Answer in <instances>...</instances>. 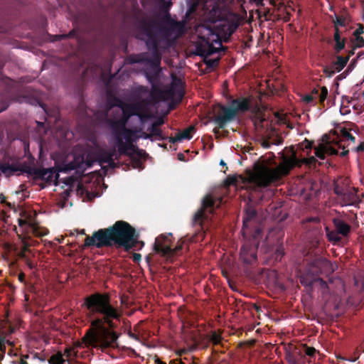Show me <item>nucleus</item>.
Returning a JSON list of instances; mask_svg holds the SVG:
<instances>
[{
  "mask_svg": "<svg viewBox=\"0 0 364 364\" xmlns=\"http://www.w3.org/2000/svg\"><path fill=\"white\" fill-rule=\"evenodd\" d=\"M83 306L87 309V316L90 318L91 327L81 339L87 348H107L114 346L118 335L114 331L119 322L122 313L121 309L111 303L107 293L95 292L84 299Z\"/></svg>",
  "mask_w": 364,
  "mask_h": 364,
  "instance_id": "obj_1",
  "label": "nucleus"
},
{
  "mask_svg": "<svg viewBox=\"0 0 364 364\" xmlns=\"http://www.w3.org/2000/svg\"><path fill=\"white\" fill-rule=\"evenodd\" d=\"M159 26L158 21L154 18L143 17L139 20V28L146 36L145 43L150 54L141 53L129 55L127 58L132 64L143 63L149 65L150 70L146 71L145 75L151 86L157 85L159 73L161 71V49H166L168 44V40L164 36L154 31V28Z\"/></svg>",
  "mask_w": 364,
  "mask_h": 364,
  "instance_id": "obj_2",
  "label": "nucleus"
},
{
  "mask_svg": "<svg viewBox=\"0 0 364 364\" xmlns=\"http://www.w3.org/2000/svg\"><path fill=\"white\" fill-rule=\"evenodd\" d=\"M139 233L129 223L117 220L112 226L95 231L92 236H87L83 247L95 246L123 248L126 252L141 250L144 242L139 240Z\"/></svg>",
  "mask_w": 364,
  "mask_h": 364,
  "instance_id": "obj_3",
  "label": "nucleus"
},
{
  "mask_svg": "<svg viewBox=\"0 0 364 364\" xmlns=\"http://www.w3.org/2000/svg\"><path fill=\"white\" fill-rule=\"evenodd\" d=\"M300 164L295 152L290 156L282 155V161L277 166L273 167L267 164H255L252 179L258 187L266 188L288 175L292 168L300 166Z\"/></svg>",
  "mask_w": 364,
  "mask_h": 364,
  "instance_id": "obj_4",
  "label": "nucleus"
},
{
  "mask_svg": "<svg viewBox=\"0 0 364 364\" xmlns=\"http://www.w3.org/2000/svg\"><path fill=\"white\" fill-rule=\"evenodd\" d=\"M184 95L183 82L175 77L170 86L165 90L161 89L158 85H153L146 101L147 103L156 104L160 101L170 100L168 107L172 109L181 103Z\"/></svg>",
  "mask_w": 364,
  "mask_h": 364,
  "instance_id": "obj_5",
  "label": "nucleus"
},
{
  "mask_svg": "<svg viewBox=\"0 0 364 364\" xmlns=\"http://www.w3.org/2000/svg\"><path fill=\"white\" fill-rule=\"evenodd\" d=\"M330 262L322 257L313 258L306 265L300 275V282L303 286L311 287L315 282H319L323 288L327 287V283L320 277V275L329 269Z\"/></svg>",
  "mask_w": 364,
  "mask_h": 364,
  "instance_id": "obj_6",
  "label": "nucleus"
},
{
  "mask_svg": "<svg viewBox=\"0 0 364 364\" xmlns=\"http://www.w3.org/2000/svg\"><path fill=\"white\" fill-rule=\"evenodd\" d=\"M172 234L170 233L168 235H161L157 237L155 240L154 245V250L155 252L160 254L161 256L170 259L177 255L178 252L182 250L185 240L181 238L177 242L176 246L174 248L171 247V240L169 238Z\"/></svg>",
  "mask_w": 364,
  "mask_h": 364,
  "instance_id": "obj_7",
  "label": "nucleus"
},
{
  "mask_svg": "<svg viewBox=\"0 0 364 364\" xmlns=\"http://www.w3.org/2000/svg\"><path fill=\"white\" fill-rule=\"evenodd\" d=\"M220 202L219 198H214L211 195L205 196L202 200L201 207L194 214L193 225L203 228V222L208 218L207 213L213 214L215 209L220 206Z\"/></svg>",
  "mask_w": 364,
  "mask_h": 364,
  "instance_id": "obj_8",
  "label": "nucleus"
},
{
  "mask_svg": "<svg viewBox=\"0 0 364 364\" xmlns=\"http://www.w3.org/2000/svg\"><path fill=\"white\" fill-rule=\"evenodd\" d=\"M134 135L135 132L131 129L129 134L126 133L122 137L117 139L116 146L120 155L131 156L132 154H136V155L141 156L142 154H145L144 150L139 149L134 144L136 142V139L134 138Z\"/></svg>",
  "mask_w": 364,
  "mask_h": 364,
  "instance_id": "obj_9",
  "label": "nucleus"
},
{
  "mask_svg": "<svg viewBox=\"0 0 364 364\" xmlns=\"http://www.w3.org/2000/svg\"><path fill=\"white\" fill-rule=\"evenodd\" d=\"M18 237L21 242V246L17 255L20 259H22L25 262L29 269H33L36 267L37 263L33 260V258L35 257V253L30 248L31 246V241L32 240L31 236L18 235Z\"/></svg>",
  "mask_w": 364,
  "mask_h": 364,
  "instance_id": "obj_10",
  "label": "nucleus"
},
{
  "mask_svg": "<svg viewBox=\"0 0 364 364\" xmlns=\"http://www.w3.org/2000/svg\"><path fill=\"white\" fill-rule=\"evenodd\" d=\"M31 166L26 162L21 163L18 161L13 160L11 163L9 161H4L0 164L1 173L6 177H10L14 175L19 176L22 173H27Z\"/></svg>",
  "mask_w": 364,
  "mask_h": 364,
  "instance_id": "obj_11",
  "label": "nucleus"
},
{
  "mask_svg": "<svg viewBox=\"0 0 364 364\" xmlns=\"http://www.w3.org/2000/svg\"><path fill=\"white\" fill-rule=\"evenodd\" d=\"M27 171V174L33 176L35 179H40L49 184L55 182L59 177L58 173L53 168H44L31 166Z\"/></svg>",
  "mask_w": 364,
  "mask_h": 364,
  "instance_id": "obj_12",
  "label": "nucleus"
},
{
  "mask_svg": "<svg viewBox=\"0 0 364 364\" xmlns=\"http://www.w3.org/2000/svg\"><path fill=\"white\" fill-rule=\"evenodd\" d=\"M207 31L206 48L208 57L218 53L220 49H224V48L222 46V41L219 32L212 28H208Z\"/></svg>",
  "mask_w": 364,
  "mask_h": 364,
  "instance_id": "obj_13",
  "label": "nucleus"
},
{
  "mask_svg": "<svg viewBox=\"0 0 364 364\" xmlns=\"http://www.w3.org/2000/svg\"><path fill=\"white\" fill-rule=\"evenodd\" d=\"M236 117L234 109L230 107L220 105L218 114L214 117L213 122L219 129H224L228 122L233 121Z\"/></svg>",
  "mask_w": 364,
  "mask_h": 364,
  "instance_id": "obj_14",
  "label": "nucleus"
},
{
  "mask_svg": "<svg viewBox=\"0 0 364 364\" xmlns=\"http://www.w3.org/2000/svg\"><path fill=\"white\" fill-rule=\"evenodd\" d=\"M336 60L331 65H322L326 77H331L335 73L341 71L349 60V56L336 55Z\"/></svg>",
  "mask_w": 364,
  "mask_h": 364,
  "instance_id": "obj_15",
  "label": "nucleus"
},
{
  "mask_svg": "<svg viewBox=\"0 0 364 364\" xmlns=\"http://www.w3.org/2000/svg\"><path fill=\"white\" fill-rule=\"evenodd\" d=\"M106 122L112 132L115 142L117 141L118 138L122 137L126 133L129 134L131 132V129L127 128L126 124L119 119H114L107 118Z\"/></svg>",
  "mask_w": 364,
  "mask_h": 364,
  "instance_id": "obj_16",
  "label": "nucleus"
},
{
  "mask_svg": "<svg viewBox=\"0 0 364 364\" xmlns=\"http://www.w3.org/2000/svg\"><path fill=\"white\" fill-rule=\"evenodd\" d=\"M139 109V106L138 105L127 104L125 107H122V109L114 110L112 112L117 116H119L122 112V116L119 119L127 125L132 116L138 114Z\"/></svg>",
  "mask_w": 364,
  "mask_h": 364,
  "instance_id": "obj_17",
  "label": "nucleus"
},
{
  "mask_svg": "<svg viewBox=\"0 0 364 364\" xmlns=\"http://www.w3.org/2000/svg\"><path fill=\"white\" fill-rule=\"evenodd\" d=\"M358 189L353 187H348L340 199L343 205H352L358 202L357 194Z\"/></svg>",
  "mask_w": 364,
  "mask_h": 364,
  "instance_id": "obj_18",
  "label": "nucleus"
},
{
  "mask_svg": "<svg viewBox=\"0 0 364 364\" xmlns=\"http://www.w3.org/2000/svg\"><path fill=\"white\" fill-rule=\"evenodd\" d=\"M230 107L235 110L237 116L239 112H245L250 109V101L246 97L234 99L231 101Z\"/></svg>",
  "mask_w": 364,
  "mask_h": 364,
  "instance_id": "obj_19",
  "label": "nucleus"
},
{
  "mask_svg": "<svg viewBox=\"0 0 364 364\" xmlns=\"http://www.w3.org/2000/svg\"><path fill=\"white\" fill-rule=\"evenodd\" d=\"M240 259L244 263L252 264L257 259V252L251 247L242 246L240 250Z\"/></svg>",
  "mask_w": 364,
  "mask_h": 364,
  "instance_id": "obj_20",
  "label": "nucleus"
},
{
  "mask_svg": "<svg viewBox=\"0 0 364 364\" xmlns=\"http://www.w3.org/2000/svg\"><path fill=\"white\" fill-rule=\"evenodd\" d=\"M335 230L341 236L347 237L351 232V226L343 218H335L333 219Z\"/></svg>",
  "mask_w": 364,
  "mask_h": 364,
  "instance_id": "obj_21",
  "label": "nucleus"
},
{
  "mask_svg": "<svg viewBox=\"0 0 364 364\" xmlns=\"http://www.w3.org/2000/svg\"><path fill=\"white\" fill-rule=\"evenodd\" d=\"M18 224L20 228H23V232L25 235L33 234L36 236H41L42 234L39 232L38 228L31 221L24 219H18Z\"/></svg>",
  "mask_w": 364,
  "mask_h": 364,
  "instance_id": "obj_22",
  "label": "nucleus"
},
{
  "mask_svg": "<svg viewBox=\"0 0 364 364\" xmlns=\"http://www.w3.org/2000/svg\"><path fill=\"white\" fill-rule=\"evenodd\" d=\"M257 216V211L252 207H248L245 212L243 216V226H242V232L243 234H246L247 229L249 226V223L255 218Z\"/></svg>",
  "mask_w": 364,
  "mask_h": 364,
  "instance_id": "obj_23",
  "label": "nucleus"
},
{
  "mask_svg": "<svg viewBox=\"0 0 364 364\" xmlns=\"http://www.w3.org/2000/svg\"><path fill=\"white\" fill-rule=\"evenodd\" d=\"M337 145H338V149H343V151L341 153L338 152V149L332 146L330 144H326V148L327 154H329V155H338L339 154L342 157L346 156L348 154L349 150L346 149V146L344 144H343V141H341V140L339 141L337 143Z\"/></svg>",
  "mask_w": 364,
  "mask_h": 364,
  "instance_id": "obj_24",
  "label": "nucleus"
},
{
  "mask_svg": "<svg viewBox=\"0 0 364 364\" xmlns=\"http://www.w3.org/2000/svg\"><path fill=\"white\" fill-rule=\"evenodd\" d=\"M333 40L335 41V45L333 49L336 53H339L343 49L345 48L346 39L345 38H341L340 31L338 28L335 29V33L333 35Z\"/></svg>",
  "mask_w": 364,
  "mask_h": 364,
  "instance_id": "obj_25",
  "label": "nucleus"
},
{
  "mask_svg": "<svg viewBox=\"0 0 364 364\" xmlns=\"http://www.w3.org/2000/svg\"><path fill=\"white\" fill-rule=\"evenodd\" d=\"M115 157L117 159V156H116V150L115 149H112L109 150L103 149L99 152V161L100 163H108L112 161V159Z\"/></svg>",
  "mask_w": 364,
  "mask_h": 364,
  "instance_id": "obj_26",
  "label": "nucleus"
},
{
  "mask_svg": "<svg viewBox=\"0 0 364 364\" xmlns=\"http://www.w3.org/2000/svg\"><path fill=\"white\" fill-rule=\"evenodd\" d=\"M161 124L153 123L148 130L152 139L154 136L158 140H165L167 139V136L163 134L162 130L159 128Z\"/></svg>",
  "mask_w": 364,
  "mask_h": 364,
  "instance_id": "obj_27",
  "label": "nucleus"
},
{
  "mask_svg": "<svg viewBox=\"0 0 364 364\" xmlns=\"http://www.w3.org/2000/svg\"><path fill=\"white\" fill-rule=\"evenodd\" d=\"M209 18L213 22L220 21L223 18V14L219 5H215L209 12Z\"/></svg>",
  "mask_w": 364,
  "mask_h": 364,
  "instance_id": "obj_28",
  "label": "nucleus"
},
{
  "mask_svg": "<svg viewBox=\"0 0 364 364\" xmlns=\"http://www.w3.org/2000/svg\"><path fill=\"white\" fill-rule=\"evenodd\" d=\"M310 95H312L314 98L318 96L319 104L323 105V103L328 96V89L326 87L323 86L321 88V92H318V90L316 88H314Z\"/></svg>",
  "mask_w": 364,
  "mask_h": 364,
  "instance_id": "obj_29",
  "label": "nucleus"
},
{
  "mask_svg": "<svg viewBox=\"0 0 364 364\" xmlns=\"http://www.w3.org/2000/svg\"><path fill=\"white\" fill-rule=\"evenodd\" d=\"M108 105H109V109H111L114 107H117L119 109H121L122 107H125L127 104L125 103L124 101H122L120 98L117 97H110L108 99Z\"/></svg>",
  "mask_w": 364,
  "mask_h": 364,
  "instance_id": "obj_30",
  "label": "nucleus"
},
{
  "mask_svg": "<svg viewBox=\"0 0 364 364\" xmlns=\"http://www.w3.org/2000/svg\"><path fill=\"white\" fill-rule=\"evenodd\" d=\"M326 236L329 241L337 243L341 241V235L336 230H331L328 228H326Z\"/></svg>",
  "mask_w": 364,
  "mask_h": 364,
  "instance_id": "obj_31",
  "label": "nucleus"
},
{
  "mask_svg": "<svg viewBox=\"0 0 364 364\" xmlns=\"http://www.w3.org/2000/svg\"><path fill=\"white\" fill-rule=\"evenodd\" d=\"M195 131V127L193 126H190L188 128L183 129L181 132L178 133V139L182 141L183 139H191L192 138V134Z\"/></svg>",
  "mask_w": 364,
  "mask_h": 364,
  "instance_id": "obj_32",
  "label": "nucleus"
},
{
  "mask_svg": "<svg viewBox=\"0 0 364 364\" xmlns=\"http://www.w3.org/2000/svg\"><path fill=\"white\" fill-rule=\"evenodd\" d=\"M203 43H198L196 46V54L203 57L204 58H207V48H206V38H203Z\"/></svg>",
  "mask_w": 364,
  "mask_h": 364,
  "instance_id": "obj_33",
  "label": "nucleus"
},
{
  "mask_svg": "<svg viewBox=\"0 0 364 364\" xmlns=\"http://www.w3.org/2000/svg\"><path fill=\"white\" fill-rule=\"evenodd\" d=\"M48 361L49 364H64L65 359L63 358V354L59 351L52 355Z\"/></svg>",
  "mask_w": 364,
  "mask_h": 364,
  "instance_id": "obj_34",
  "label": "nucleus"
},
{
  "mask_svg": "<svg viewBox=\"0 0 364 364\" xmlns=\"http://www.w3.org/2000/svg\"><path fill=\"white\" fill-rule=\"evenodd\" d=\"M298 353L297 349H291L286 353V359L289 364H299L295 358V355Z\"/></svg>",
  "mask_w": 364,
  "mask_h": 364,
  "instance_id": "obj_35",
  "label": "nucleus"
},
{
  "mask_svg": "<svg viewBox=\"0 0 364 364\" xmlns=\"http://www.w3.org/2000/svg\"><path fill=\"white\" fill-rule=\"evenodd\" d=\"M304 355H308L310 358L315 356L316 350L314 347H309L306 344L300 345Z\"/></svg>",
  "mask_w": 364,
  "mask_h": 364,
  "instance_id": "obj_36",
  "label": "nucleus"
},
{
  "mask_svg": "<svg viewBox=\"0 0 364 364\" xmlns=\"http://www.w3.org/2000/svg\"><path fill=\"white\" fill-rule=\"evenodd\" d=\"M145 154H146V153L145 154H142L141 156H139L138 155H136V154H132L131 156H129L130 159H131L132 166L134 168H141L142 162H141V160L140 159V158L143 155H145Z\"/></svg>",
  "mask_w": 364,
  "mask_h": 364,
  "instance_id": "obj_37",
  "label": "nucleus"
},
{
  "mask_svg": "<svg viewBox=\"0 0 364 364\" xmlns=\"http://www.w3.org/2000/svg\"><path fill=\"white\" fill-rule=\"evenodd\" d=\"M326 153V145L320 144L318 147L315 148V155L320 159H324Z\"/></svg>",
  "mask_w": 364,
  "mask_h": 364,
  "instance_id": "obj_38",
  "label": "nucleus"
},
{
  "mask_svg": "<svg viewBox=\"0 0 364 364\" xmlns=\"http://www.w3.org/2000/svg\"><path fill=\"white\" fill-rule=\"evenodd\" d=\"M341 135L346 140L350 141L353 143H354L355 141V136H353L346 128L341 129Z\"/></svg>",
  "mask_w": 364,
  "mask_h": 364,
  "instance_id": "obj_39",
  "label": "nucleus"
},
{
  "mask_svg": "<svg viewBox=\"0 0 364 364\" xmlns=\"http://www.w3.org/2000/svg\"><path fill=\"white\" fill-rule=\"evenodd\" d=\"M204 63L209 68H215L218 66L220 63V58H215V59H204Z\"/></svg>",
  "mask_w": 364,
  "mask_h": 364,
  "instance_id": "obj_40",
  "label": "nucleus"
},
{
  "mask_svg": "<svg viewBox=\"0 0 364 364\" xmlns=\"http://www.w3.org/2000/svg\"><path fill=\"white\" fill-rule=\"evenodd\" d=\"M221 340V336L215 331L213 332L210 336V341L212 342L213 345H219Z\"/></svg>",
  "mask_w": 364,
  "mask_h": 364,
  "instance_id": "obj_41",
  "label": "nucleus"
},
{
  "mask_svg": "<svg viewBox=\"0 0 364 364\" xmlns=\"http://www.w3.org/2000/svg\"><path fill=\"white\" fill-rule=\"evenodd\" d=\"M334 23V30L338 26H345L346 25V18L339 16H336V20L333 21Z\"/></svg>",
  "mask_w": 364,
  "mask_h": 364,
  "instance_id": "obj_42",
  "label": "nucleus"
},
{
  "mask_svg": "<svg viewBox=\"0 0 364 364\" xmlns=\"http://www.w3.org/2000/svg\"><path fill=\"white\" fill-rule=\"evenodd\" d=\"M355 48H362L364 46V38L360 36H355L354 40Z\"/></svg>",
  "mask_w": 364,
  "mask_h": 364,
  "instance_id": "obj_43",
  "label": "nucleus"
},
{
  "mask_svg": "<svg viewBox=\"0 0 364 364\" xmlns=\"http://www.w3.org/2000/svg\"><path fill=\"white\" fill-rule=\"evenodd\" d=\"M346 188H343L340 186L338 183H336L334 186L333 191L336 195L340 198L343 193L345 192Z\"/></svg>",
  "mask_w": 364,
  "mask_h": 364,
  "instance_id": "obj_44",
  "label": "nucleus"
},
{
  "mask_svg": "<svg viewBox=\"0 0 364 364\" xmlns=\"http://www.w3.org/2000/svg\"><path fill=\"white\" fill-rule=\"evenodd\" d=\"M284 255V247L282 245H280L277 247L275 252V257L277 259H281L282 257Z\"/></svg>",
  "mask_w": 364,
  "mask_h": 364,
  "instance_id": "obj_45",
  "label": "nucleus"
},
{
  "mask_svg": "<svg viewBox=\"0 0 364 364\" xmlns=\"http://www.w3.org/2000/svg\"><path fill=\"white\" fill-rule=\"evenodd\" d=\"M134 131L135 132V134L136 132H140L141 133V135L139 136V137H141V138L145 139H150L151 141L154 140L151 138L150 132L149 133L144 132L142 131V129H136V130H134ZM136 138H139V136H137Z\"/></svg>",
  "mask_w": 364,
  "mask_h": 364,
  "instance_id": "obj_46",
  "label": "nucleus"
},
{
  "mask_svg": "<svg viewBox=\"0 0 364 364\" xmlns=\"http://www.w3.org/2000/svg\"><path fill=\"white\" fill-rule=\"evenodd\" d=\"M75 168H76V165L74 163L71 162V163L64 165V166L60 168V171L67 172L69 171L74 170V169H75Z\"/></svg>",
  "mask_w": 364,
  "mask_h": 364,
  "instance_id": "obj_47",
  "label": "nucleus"
},
{
  "mask_svg": "<svg viewBox=\"0 0 364 364\" xmlns=\"http://www.w3.org/2000/svg\"><path fill=\"white\" fill-rule=\"evenodd\" d=\"M149 92L150 90L148 87L146 86L141 85L136 88V92L139 95H146L148 93L149 94Z\"/></svg>",
  "mask_w": 364,
  "mask_h": 364,
  "instance_id": "obj_48",
  "label": "nucleus"
},
{
  "mask_svg": "<svg viewBox=\"0 0 364 364\" xmlns=\"http://www.w3.org/2000/svg\"><path fill=\"white\" fill-rule=\"evenodd\" d=\"M292 349H297L298 353H296L295 355V358H296L297 362L299 363V360H301L304 357V353H302V350H301V348L300 346H294V347L292 348Z\"/></svg>",
  "mask_w": 364,
  "mask_h": 364,
  "instance_id": "obj_49",
  "label": "nucleus"
},
{
  "mask_svg": "<svg viewBox=\"0 0 364 364\" xmlns=\"http://www.w3.org/2000/svg\"><path fill=\"white\" fill-rule=\"evenodd\" d=\"M75 35V31H71L69 32L68 34H63V35H60V36H56L55 38H57V40H61V39H65V38H70V37H73Z\"/></svg>",
  "mask_w": 364,
  "mask_h": 364,
  "instance_id": "obj_50",
  "label": "nucleus"
},
{
  "mask_svg": "<svg viewBox=\"0 0 364 364\" xmlns=\"http://www.w3.org/2000/svg\"><path fill=\"white\" fill-rule=\"evenodd\" d=\"M74 354V355H76V353L74 352V350L72 348H66L64 351V355L66 356L67 358H69L71 357L72 354Z\"/></svg>",
  "mask_w": 364,
  "mask_h": 364,
  "instance_id": "obj_51",
  "label": "nucleus"
},
{
  "mask_svg": "<svg viewBox=\"0 0 364 364\" xmlns=\"http://www.w3.org/2000/svg\"><path fill=\"white\" fill-rule=\"evenodd\" d=\"M364 26L362 24H359L357 29L354 31V36H360L363 33Z\"/></svg>",
  "mask_w": 364,
  "mask_h": 364,
  "instance_id": "obj_52",
  "label": "nucleus"
},
{
  "mask_svg": "<svg viewBox=\"0 0 364 364\" xmlns=\"http://www.w3.org/2000/svg\"><path fill=\"white\" fill-rule=\"evenodd\" d=\"M314 97L312 95H305L303 98V100L304 102H305L306 103H311L314 101Z\"/></svg>",
  "mask_w": 364,
  "mask_h": 364,
  "instance_id": "obj_53",
  "label": "nucleus"
},
{
  "mask_svg": "<svg viewBox=\"0 0 364 364\" xmlns=\"http://www.w3.org/2000/svg\"><path fill=\"white\" fill-rule=\"evenodd\" d=\"M0 203H4V204H6V205L8 207H9L10 208H12V205H11L10 203L6 202V197H5V196H4V195H3V194H1V195H0Z\"/></svg>",
  "mask_w": 364,
  "mask_h": 364,
  "instance_id": "obj_54",
  "label": "nucleus"
},
{
  "mask_svg": "<svg viewBox=\"0 0 364 364\" xmlns=\"http://www.w3.org/2000/svg\"><path fill=\"white\" fill-rule=\"evenodd\" d=\"M305 162L309 165H315L317 162V160L314 156H311L307 159H305Z\"/></svg>",
  "mask_w": 364,
  "mask_h": 364,
  "instance_id": "obj_55",
  "label": "nucleus"
},
{
  "mask_svg": "<svg viewBox=\"0 0 364 364\" xmlns=\"http://www.w3.org/2000/svg\"><path fill=\"white\" fill-rule=\"evenodd\" d=\"M141 259V255L139 253H134L132 260L134 262H139Z\"/></svg>",
  "mask_w": 364,
  "mask_h": 364,
  "instance_id": "obj_56",
  "label": "nucleus"
},
{
  "mask_svg": "<svg viewBox=\"0 0 364 364\" xmlns=\"http://www.w3.org/2000/svg\"><path fill=\"white\" fill-rule=\"evenodd\" d=\"M167 139H168V141L171 143H176L177 141H181V140L178 139V134L174 137H173V136L168 137L167 136Z\"/></svg>",
  "mask_w": 364,
  "mask_h": 364,
  "instance_id": "obj_57",
  "label": "nucleus"
},
{
  "mask_svg": "<svg viewBox=\"0 0 364 364\" xmlns=\"http://www.w3.org/2000/svg\"><path fill=\"white\" fill-rule=\"evenodd\" d=\"M356 152L364 151V142H361L357 147L354 149Z\"/></svg>",
  "mask_w": 364,
  "mask_h": 364,
  "instance_id": "obj_58",
  "label": "nucleus"
},
{
  "mask_svg": "<svg viewBox=\"0 0 364 364\" xmlns=\"http://www.w3.org/2000/svg\"><path fill=\"white\" fill-rule=\"evenodd\" d=\"M346 73H345V72H344V73H341V74H340V75H338L336 77V79H335V80H336V81H337L336 85H338V81H340V80H343L344 78H346Z\"/></svg>",
  "mask_w": 364,
  "mask_h": 364,
  "instance_id": "obj_59",
  "label": "nucleus"
},
{
  "mask_svg": "<svg viewBox=\"0 0 364 364\" xmlns=\"http://www.w3.org/2000/svg\"><path fill=\"white\" fill-rule=\"evenodd\" d=\"M13 364H28L23 358H21L18 360H14Z\"/></svg>",
  "mask_w": 364,
  "mask_h": 364,
  "instance_id": "obj_60",
  "label": "nucleus"
},
{
  "mask_svg": "<svg viewBox=\"0 0 364 364\" xmlns=\"http://www.w3.org/2000/svg\"><path fill=\"white\" fill-rule=\"evenodd\" d=\"M33 358H37L41 362H44L46 360V358L44 356H41L38 353H34Z\"/></svg>",
  "mask_w": 364,
  "mask_h": 364,
  "instance_id": "obj_61",
  "label": "nucleus"
},
{
  "mask_svg": "<svg viewBox=\"0 0 364 364\" xmlns=\"http://www.w3.org/2000/svg\"><path fill=\"white\" fill-rule=\"evenodd\" d=\"M25 274L23 273V272H21L18 276V280L22 282V283H24L25 282Z\"/></svg>",
  "mask_w": 364,
  "mask_h": 364,
  "instance_id": "obj_62",
  "label": "nucleus"
},
{
  "mask_svg": "<svg viewBox=\"0 0 364 364\" xmlns=\"http://www.w3.org/2000/svg\"><path fill=\"white\" fill-rule=\"evenodd\" d=\"M154 363L155 364H166L165 362L162 361L158 356H154Z\"/></svg>",
  "mask_w": 364,
  "mask_h": 364,
  "instance_id": "obj_63",
  "label": "nucleus"
},
{
  "mask_svg": "<svg viewBox=\"0 0 364 364\" xmlns=\"http://www.w3.org/2000/svg\"><path fill=\"white\" fill-rule=\"evenodd\" d=\"M169 364H186V363L182 362L181 360H171Z\"/></svg>",
  "mask_w": 364,
  "mask_h": 364,
  "instance_id": "obj_64",
  "label": "nucleus"
}]
</instances>
